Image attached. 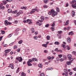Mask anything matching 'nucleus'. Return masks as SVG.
<instances>
[{
	"instance_id": "1",
	"label": "nucleus",
	"mask_w": 76,
	"mask_h": 76,
	"mask_svg": "<svg viewBox=\"0 0 76 76\" xmlns=\"http://www.w3.org/2000/svg\"><path fill=\"white\" fill-rule=\"evenodd\" d=\"M67 56L69 60L72 61H73V59L72 58V56L71 55L69 54Z\"/></svg>"
},
{
	"instance_id": "2",
	"label": "nucleus",
	"mask_w": 76,
	"mask_h": 76,
	"mask_svg": "<svg viewBox=\"0 0 76 76\" xmlns=\"http://www.w3.org/2000/svg\"><path fill=\"white\" fill-rule=\"evenodd\" d=\"M36 11V12H38V10L37 9H32V10L30 12V14H32V13H34V12Z\"/></svg>"
},
{
	"instance_id": "3",
	"label": "nucleus",
	"mask_w": 76,
	"mask_h": 76,
	"mask_svg": "<svg viewBox=\"0 0 76 76\" xmlns=\"http://www.w3.org/2000/svg\"><path fill=\"white\" fill-rule=\"evenodd\" d=\"M4 23L5 24V25H6L7 26L8 25H11L12 24V23L10 22H7V20H5L4 22Z\"/></svg>"
},
{
	"instance_id": "4",
	"label": "nucleus",
	"mask_w": 76,
	"mask_h": 76,
	"mask_svg": "<svg viewBox=\"0 0 76 76\" xmlns=\"http://www.w3.org/2000/svg\"><path fill=\"white\" fill-rule=\"evenodd\" d=\"M16 59V60H18L19 62H22V58L21 57L17 58Z\"/></svg>"
},
{
	"instance_id": "5",
	"label": "nucleus",
	"mask_w": 76,
	"mask_h": 76,
	"mask_svg": "<svg viewBox=\"0 0 76 76\" xmlns=\"http://www.w3.org/2000/svg\"><path fill=\"white\" fill-rule=\"evenodd\" d=\"M50 12H51L52 14H53V13L58 14V13L57 12H55V11H54L53 9L51 10Z\"/></svg>"
},
{
	"instance_id": "6",
	"label": "nucleus",
	"mask_w": 76,
	"mask_h": 76,
	"mask_svg": "<svg viewBox=\"0 0 76 76\" xmlns=\"http://www.w3.org/2000/svg\"><path fill=\"white\" fill-rule=\"evenodd\" d=\"M8 67H11L12 69H14L13 67V64H10L9 66H8Z\"/></svg>"
},
{
	"instance_id": "7",
	"label": "nucleus",
	"mask_w": 76,
	"mask_h": 76,
	"mask_svg": "<svg viewBox=\"0 0 76 76\" xmlns=\"http://www.w3.org/2000/svg\"><path fill=\"white\" fill-rule=\"evenodd\" d=\"M71 61H67L66 62V63L67 65H68L69 66H70L71 64V63H72Z\"/></svg>"
},
{
	"instance_id": "8",
	"label": "nucleus",
	"mask_w": 76,
	"mask_h": 76,
	"mask_svg": "<svg viewBox=\"0 0 76 76\" xmlns=\"http://www.w3.org/2000/svg\"><path fill=\"white\" fill-rule=\"evenodd\" d=\"M11 51V50L10 49H7V50H6L4 51L5 53H9L10 51Z\"/></svg>"
},
{
	"instance_id": "9",
	"label": "nucleus",
	"mask_w": 76,
	"mask_h": 76,
	"mask_svg": "<svg viewBox=\"0 0 76 76\" xmlns=\"http://www.w3.org/2000/svg\"><path fill=\"white\" fill-rule=\"evenodd\" d=\"M74 5L72 4V7L73 8H75V9H76V2L74 3Z\"/></svg>"
},
{
	"instance_id": "10",
	"label": "nucleus",
	"mask_w": 76,
	"mask_h": 76,
	"mask_svg": "<svg viewBox=\"0 0 76 76\" xmlns=\"http://www.w3.org/2000/svg\"><path fill=\"white\" fill-rule=\"evenodd\" d=\"M75 12L74 11H73L72 12V17H73L75 16Z\"/></svg>"
},
{
	"instance_id": "11",
	"label": "nucleus",
	"mask_w": 76,
	"mask_h": 76,
	"mask_svg": "<svg viewBox=\"0 0 76 76\" xmlns=\"http://www.w3.org/2000/svg\"><path fill=\"white\" fill-rule=\"evenodd\" d=\"M67 41L68 42L70 43V42L71 41V39H70V37H68L67 39Z\"/></svg>"
},
{
	"instance_id": "12",
	"label": "nucleus",
	"mask_w": 76,
	"mask_h": 76,
	"mask_svg": "<svg viewBox=\"0 0 76 76\" xmlns=\"http://www.w3.org/2000/svg\"><path fill=\"white\" fill-rule=\"evenodd\" d=\"M21 76H26V74L25 73H24V72H23L21 73Z\"/></svg>"
},
{
	"instance_id": "13",
	"label": "nucleus",
	"mask_w": 76,
	"mask_h": 76,
	"mask_svg": "<svg viewBox=\"0 0 76 76\" xmlns=\"http://www.w3.org/2000/svg\"><path fill=\"white\" fill-rule=\"evenodd\" d=\"M27 63L28 66H32V64L29 61H27Z\"/></svg>"
},
{
	"instance_id": "14",
	"label": "nucleus",
	"mask_w": 76,
	"mask_h": 76,
	"mask_svg": "<svg viewBox=\"0 0 76 76\" xmlns=\"http://www.w3.org/2000/svg\"><path fill=\"white\" fill-rule=\"evenodd\" d=\"M73 31H71L69 33V35H73Z\"/></svg>"
},
{
	"instance_id": "15",
	"label": "nucleus",
	"mask_w": 76,
	"mask_h": 76,
	"mask_svg": "<svg viewBox=\"0 0 76 76\" xmlns=\"http://www.w3.org/2000/svg\"><path fill=\"white\" fill-rule=\"evenodd\" d=\"M55 45H59V44H60V43L58 42H55L54 43Z\"/></svg>"
},
{
	"instance_id": "16",
	"label": "nucleus",
	"mask_w": 76,
	"mask_h": 76,
	"mask_svg": "<svg viewBox=\"0 0 76 76\" xmlns=\"http://www.w3.org/2000/svg\"><path fill=\"white\" fill-rule=\"evenodd\" d=\"M69 20H66V23L65 24V25H67L69 24Z\"/></svg>"
},
{
	"instance_id": "17",
	"label": "nucleus",
	"mask_w": 76,
	"mask_h": 76,
	"mask_svg": "<svg viewBox=\"0 0 76 76\" xmlns=\"http://www.w3.org/2000/svg\"><path fill=\"white\" fill-rule=\"evenodd\" d=\"M56 10L57 12H60V9L58 7H56Z\"/></svg>"
},
{
	"instance_id": "18",
	"label": "nucleus",
	"mask_w": 76,
	"mask_h": 76,
	"mask_svg": "<svg viewBox=\"0 0 76 76\" xmlns=\"http://www.w3.org/2000/svg\"><path fill=\"white\" fill-rule=\"evenodd\" d=\"M76 2V1L75 0H73L72 1V3H71V4H75V3Z\"/></svg>"
},
{
	"instance_id": "19",
	"label": "nucleus",
	"mask_w": 76,
	"mask_h": 76,
	"mask_svg": "<svg viewBox=\"0 0 76 76\" xmlns=\"http://www.w3.org/2000/svg\"><path fill=\"white\" fill-rule=\"evenodd\" d=\"M46 38L47 40H50V37L49 36H48L46 37Z\"/></svg>"
},
{
	"instance_id": "20",
	"label": "nucleus",
	"mask_w": 76,
	"mask_h": 76,
	"mask_svg": "<svg viewBox=\"0 0 76 76\" xmlns=\"http://www.w3.org/2000/svg\"><path fill=\"white\" fill-rule=\"evenodd\" d=\"M66 49L67 50H70V47H69V46L66 45Z\"/></svg>"
},
{
	"instance_id": "21",
	"label": "nucleus",
	"mask_w": 76,
	"mask_h": 76,
	"mask_svg": "<svg viewBox=\"0 0 76 76\" xmlns=\"http://www.w3.org/2000/svg\"><path fill=\"white\" fill-rule=\"evenodd\" d=\"M42 46L44 47H47V45L46 44H43L42 45Z\"/></svg>"
},
{
	"instance_id": "22",
	"label": "nucleus",
	"mask_w": 76,
	"mask_h": 76,
	"mask_svg": "<svg viewBox=\"0 0 76 76\" xmlns=\"http://www.w3.org/2000/svg\"><path fill=\"white\" fill-rule=\"evenodd\" d=\"M40 19L42 20H44V18L43 17V16H42L40 17Z\"/></svg>"
},
{
	"instance_id": "23",
	"label": "nucleus",
	"mask_w": 76,
	"mask_h": 76,
	"mask_svg": "<svg viewBox=\"0 0 76 76\" xmlns=\"http://www.w3.org/2000/svg\"><path fill=\"white\" fill-rule=\"evenodd\" d=\"M17 12H18V10H16L15 11H13L12 12V13H16Z\"/></svg>"
},
{
	"instance_id": "24",
	"label": "nucleus",
	"mask_w": 76,
	"mask_h": 76,
	"mask_svg": "<svg viewBox=\"0 0 76 76\" xmlns=\"http://www.w3.org/2000/svg\"><path fill=\"white\" fill-rule=\"evenodd\" d=\"M33 61H37L38 60H37V59L36 58H33L32 59Z\"/></svg>"
},
{
	"instance_id": "25",
	"label": "nucleus",
	"mask_w": 76,
	"mask_h": 76,
	"mask_svg": "<svg viewBox=\"0 0 76 76\" xmlns=\"http://www.w3.org/2000/svg\"><path fill=\"white\" fill-rule=\"evenodd\" d=\"M44 2L45 4H46L48 2V0H44Z\"/></svg>"
},
{
	"instance_id": "26",
	"label": "nucleus",
	"mask_w": 76,
	"mask_h": 76,
	"mask_svg": "<svg viewBox=\"0 0 76 76\" xmlns=\"http://www.w3.org/2000/svg\"><path fill=\"white\" fill-rule=\"evenodd\" d=\"M62 47L64 48H65L66 47V46L64 44H62Z\"/></svg>"
},
{
	"instance_id": "27",
	"label": "nucleus",
	"mask_w": 76,
	"mask_h": 76,
	"mask_svg": "<svg viewBox=\"0 0 76 76\" xmlns=\"http://www.w3.org/2000/svg\"><path fill=\"white\" fill-rule=\"evenodd\" d=\"M8 12V13H11L12 12V9H9Z\"/></svg>"
},
{
	"instance_id": "28",
	"label": "nucleus",
	"mask_w": 76,
	"mask_h": 76,
	"mask_svg": "<svg viewBox=\"0 0 76 76\" xmlns=\"http://www.w3.org/2000/svg\"><path fill=\"white\" fill-rule=\"evenodd\" d=\"M38 66L39 67H40V68H42V64H39Z\"/></svg>"
},
{
	"instance_id": "29",
	"label": "nucleus",
	"mask_w": 76,
	"mask_h": 76,
	"mask_svg": "<svg viewBox=\"0 0 76 76\" xmlns=\"http://www.w3.org/2000/svg\"><path fill=\"white\" fill-rule=\"evenodd\" d=\"M51 29L52 30V31H54V30H55V28H54H54L53 27H51Z\"/></svg>"
},
{
	"instance_id": "30",
	"label": "nucleus",
	"mask_w": 76,
	"mask_h": 76,
	"mask_svg": "<svg viewBox=\"0 0 76 76\" xmlns=\"http://www.w3.org/2000/svg\"><path fill=\"white\" fill-rule=\"evenodd\" d=\"M55 51H57V52H59V50H58V48H56L55 50Z\"/></svg>"
},
{
	"instance_id": "31",
	"label": "nucleus",
	"mask_w": 76,
	"mask_h": 76,
	"mask_svg": "<svg viewBox=\"0 0 76 76\" xmlns=\"http://www.w3.org/2000/svg\"><path fill=\"white\" fill-rule=\"evenodd\" d=\"M58 56L59 58H61L63 56V55H62L61 54H59L58 55Z\"/></svg>"
},
{
	"instance_id": "32",
	"label": "nucleus",
	"mask_w": 76,
	"mask_h": 76,
	"mask_svg": "<svg viewBox=\"0 0 76 76\" xmlns=\"http://www.w3.org/2000/svg\"><path fill=\"white\" fill-rule=\"evenodd\" d=\"M23 42V41L22 40H20L18 42V44H20L22 43Z\"/></svg>"
},
{
	"instance_id": "33",
	"label": "nucleus",
	"mask_w": 76,
	"mask_h": 76,
	"mask_svg": "<svg viewBox=\"0 0 76 76\" xmlns=\"http://www.w3.org/2000/svg\"><path fill=\"white\" fill-rule=\"evenodd\" d=\"M3 2L4 4H7V2L6 1H3Z\"/></svg>"
},
{
	"instance_id": "34",
	"label": "nucleus",
	"mask_w": 76,
	"mask_h": 76,
	"mask_svg": "<svg viewBox=\"0 0 76 76\" xmlns=\"http://www.w3.org/2000/svg\"><path fill=\"white\" fill-rule=\"evenodd\" d=\"M12 35H13V33L10 34L8 36V38H10L11 37H12Z\"/></svg>"
},
{
	"instance_id": "35",
	"label": "nucleus",
	"mask_w": 76,
	"mask_h": 76,
	"mask_svg": "<svg viewBox=\"0 0 76 76\" xmlns=\"http://www.w3.org/2000/svg\"><path fill=\"white\" fill-rule=\"evenodd\" d=\"M43 7L44 8H48V6H47L46 5H43Z\"/></svg>"
},
{
	"instance_id": "36",
	"label": "nucleus",
	"mask_w": 76,
	"mask_h": 76,
	"mask_svg": "<svg viewBox=\"0 0 76 76\" xmlns=\"http://www.w3.org/2000/svg\"><path fill=\"white\" fill-rule=\"evenodd\" d=\"M20 68L18 67V69H17V71L16 72V73H19V70Z\"/></svg>"
},
{
	"instance_id": "37",
	"label": "nucleus",
	"mask_w": 76,
	"mask_h": 76,
	"mask_svg": "<svg viewBox=\"0 0 76 76\" xmlns=\"http://www.w3.org/2000/svg\"><path fill=\"white\" fill-rule=\"evenodd\" d=\"M58 34H60L62 33V31H59L58 32Z\"/></svg>"
},
{
	"instance_id": "38",
	"label": "nucleus",
	"mask_w": 76,
	"mask_h": 76,
	"mask_svg": "<svg viewBox=\"0 0 76 76\" xmlns=\"http://www.w3.org/2000/svg\"><path fill=\"white\" fill-rule=\"evenodd\" d=\"M40 76H45V74L44 73H42L40 74Z\"/></svg>"
},
{
	"instance_id": "39",
	"label": "nucleus",
	"mask_w": 76,
	"mask_h": 76,
	"mask_svg": "<svg viewBox=\"0 0 76 76\" xmlns=\"http://www.w3.org/2000/svg\"><path fill=\"white\" fill-rule=\"evenodd\" d=\"M14 49H16V48H18V46L16 45H15L13 47Z\"/></svg>"
},
{
	"instance_id": "40",
	"label": "nucleus",
	"mask_w": 76,
	"mask_h": 76,
	"mask_svg": "<svg viewBox=\"0 0 76 76\" xmlns=\"http://www.w3.org/2000/svg\"><path fill=\"white\" fill-rule=\"evenodd\" d=\"M49 26V24H48L45 25V27H46V28H47V27H48Z\"/></svg>"
},
{
	"instance_id": "41",
	"label": "nucleus",
	"mask_w": 76,
	"mask_h": 76,
	"mask_svg": "<svg viewBox=\"0 0 76 76\" xmlns=\"http://www.w3.org/2000/svg\"><path fill=\"white\" fill-rule=\"evenodd\" d=\"M76 53V51H73L72 53V54H74L75 55Z\"/></svg>"
},
{
	"instance_id": "42",
	"label": "nucleus",
	"mask_w": 76,
	"mask_h": 76,
	"mask_svg": "<svg viewBox=\"0 0 76 76\" xmlns=\"http://www.w3.org/2000/svg\"><path fill=\"white\" fill-rule=\"evenodd\" d=\"M28 61H29L30 63V62L31 63H32L33 61H32V60L31 59H29Z\"/></svg>"
},
{
	"instance_id": "43",
	"label": "nucleus",
	"mask_w": 76,
	"mask_h": 76,
	"mask_svg": "<svg viewBox=\"0 0 76 76\" xmlns=\"http://www.w3.org/2000/svg\"><path fill=\"white\" fill-rule=\"evenodd\" d=\"M18 34H19V32H17L15 33L14 35L15 36L18 35Z\"/></svg>"
},
{
	"instance_id": "44",
	"label": "nucleus",
	"mask_w": 76,
	"mask_h": 76,
	"mask_svg": "<svg viewBox=\"0 0 76 76\" xmlns=\"http://www.w3.org/2000/svg\"><path fill=\"white\" fill-rule=\"evenodd\" d=\"M1 34H4L5 33V31H2L1 30Z\"/></svg>"
},
{
	"instance_id": "45",
	"label": "nucleus",
	"mask_w": 76,
	"mask_h": 76,
	"mask_svg": "<svg viewBox=\"0 0 76 76\" xmlns=\"http://www.w3.org/2000/svg\"><path fill=\"white\" fill-rule=\"evenodd\" d=\"M52 14L53 15L52 16H55V15H57V14H56L54 13Z\"/></svg>"
},
{
	"instance_id": "46",
	"label": "nucleus",
	"mask_w": 76,
	"mask_h": 76,
	"mask_svg": "<svg viewBox=\"0 0 76 76\" xmlns=\"http://www.w3.org/2000/svg\"><path fill=\"white\" fill-rule=\"evenodd\" d=\"M44 53H48V51L47 50H45L44 51Z\"/></svg>"
},
{
	"instance_id": "47",
	"label": "nucleus",
	"mask_w": 76,
	"mask_h": 76,
	"mask_svg": "<svg viewBox=\"0 0 76 76\" xmlns=\"http://www.w3.org/2000/svg\"><path fill=\"white\" fill-rule=\"evenodd\" d=\"M38 39V37L37 36H35L34 37V39Z\"/></svg>"
},
{
	"instance_id": "48",
	"label": "nucleus",
	"mask_w": 76,
	"mask_h": 76,
	"mask_svg": "<svg viewBox=\"0 0 76 76\" xmlns=\"http://www.w3.org/2000/svg\"><path fill=\"white\" fill-rule=\"evenodd\" d=\"M20 51V48L18 49L17 50V52H18V53H19V52Z\"/></svg>"
},
{
	"instance_id": "49",
	"label": "nucleus",
	"mask_w": 76,
	"mask_h": 76,
	"mask_svg": "<svg viewBox=\"0 0 76 76\" xmlns=\"http://www.w3.org/2000/svg\"><path fill=\"white\" fill-rule=\"evenodd\" d=\"M9 20H11L12 19V17H10L8 18Z\"/></svg>"
},
{
	"instance_id": "50",
	"label": "nucleus",
	"mask_w": 76,
	"mask_h": 76,
	"mask_svg": "<svg viewBox=\"0 0 76 76\" xmlns=\"http://www.w3.org/2000/svg\"><path fill=\"white\" fill-rule=\"evenodd\" d=\"M60 61L61 62L63 61H64V59H63L62 58H61L60 59Z\"/></svg>"
},
{
	"instance_id": "51",
	"label": "nucleus",
	"mask_w": 76,
	"mask_h": 76,
	"mask_svg": "<svg viewBox=\"0 0 76 76\" xmlns=\"http://www.w3.org/2000/svg\"><path fill=\"white\" fill-rule=\"evenodd\" d=\"M19 13L20 14V13H23V12L22 11L20 10L19 11Z\"/></svg>"
},
{
	"instance_id": "52",
	"label": "nucleus",
	"mask_w": 76,
	"mask_h": 76,
	"mask_svg": "<svg viewBox=\"0 0 76 76\" xmlns=\"http://www.w3.org/2000/svg\"><path fill=\"white\" fill-rule=\"evenodd\" d=\"M13 0H6V1H8V2H10L12 1Z\"/></svg>"
},
{
	"instance_id": "53",
	"label": "nucleus",
	"mask_w": 76,
	"mask_h": 76,
	"mask_svg": "<svg viewBox=\"0 0 76 76\" xmlns=\"http://www.w3.org/2000/svg\"><path fill=\"white\" fill-rule=\"evenodd\" d=\"M51 58V57H48L47 58V59L48 60H50Z\"/></svg>"
},
{
	"instance_id": "54",
	"label": "nucleus",
	"mask_w": 76,
	"mask_h": 76,
	"mask_svg": "<svg viewBox=\"0 0 76 76\" xmlns=\"http://www.w3.org/2000/svg\"><path fill=\"white\" fill-rule=\"evenodd\" d=\"M20 15V14L19 12H18L17 13V16H19Z\"/></svg>"
},
{
	"instance_id": "55",
	"label": "nucleus",
	"mask_w": 76,
	"mask_h": 76,
	"mask_svg": "<svg viewBox=\"0 0 76 76\" xmlns=\"http://www.w3.org/2000/svg\"><path fill=\"white\" fill-rule=\"evenodd\" d=\"M69 75H70V76H71V75H72V74H73V72H70L69 73Z\"/></svg>"
},
{
	"instance_id": "56",
	"label": "nucleus",
	"mask_w": 76,
	"mask_h": 76,
	"mask_svg": "<svg viewBox=\"0 0 76 76\" xmlns=\"http://www.w3.org/2000/svg\"><path fill=\"white\" fill-rule=\"evenodd\" d=\"M26 8H27V7H23V9H25V10H26Z\"/></svg>"
},
{
	"instance_id": "57",
	"label": "nucleus",
	"mask_w": 76,
	"mask_h": 76,
	"mask_svg": "<svg viewBox=\"0 0 76 76\" xmlns=\"http://www.w3.org/2000/svg\"><path fill=\"white\" fill-rule=\"evenodd\" d=\"M31 21L30 20H29V19H27L26 20V23H28V22H30Z\"/></svg>"
},
{
	"instance_id": "58",
	"label": "nucleus",
	"mask_w": 76,
	"mask_h": 76,
	"mask_svg": "<svg viewBox=\"0 0 76 76\" xmlns=\"http://www.w3.org/2000/svg\"><path fill=\"white\" fill-rule=\"evenodd\" d=\"M51 26H55V23H53L51 25Z\"/></svg>"
},
{
	"instance_id": "59",
	"label": "nucleus",
	"mask_w": 76,
	"mask_h": 76,
	"mask_svg": "<svg viewBox=\"0 0 76 76\" xmlns=\"http://www.w3.org/2000/svg\"><path fill=\"white\" fill-rule=\"evenodd\" d=\"M26 31V28H24L23 29V32H25Z\"/></svg>"
},
{
	"instance_id": "60",
	"label": "nucleus",
	"mask_w": 76,
	"mask_h": 76,
	"mask_svg": "<svg viewBox=\"0 0 76 76\" xmlns=\"http://www.w3.org/2000/svg\"><path fill=\"white\" fill-rule=\"evenodd\" d=\"M2 38H3V36L0 37V41H1V40H2Z\"/></svg>"
},
{
	"instance_id": "61",
	"label": "nucleus",
	"mask_w": 76,
	"mask_h": 76,
	"mask_svg": "<svg viewBox=\"0 0 76 76\" xmlns=\"http://www.w3.org/2000/svg\"><path fill=\"white\" fill-rule=\"evenodd\" d=\"M4 47H7V45L5 44L4 45Z\"/></svg>"
},
{
	"instance_id": "62",
	"label": "nucleus",
	"mask_w": 76,
	"mask_h": 76,
	"mask_svg": "<svg viewBox=\"0 0 76 76\" xmlns=\"http://www.w3.org/2000/svg\"><path fill=\"white\" fill-rule=\"evenodd\" d=\"M18 22L17 21H15L14 23H18Z\"/></svg>"
},
{
	"instance_id": "63",
	"label": "nucleus",
	"mask_w": 76,
	"mask_h": 76,
	"mask_svg": "<svg viewBox=\"0 0 76 76\" xmlns=\"http://www.w3.org/2000/svg\"><path fill=\"white\" fill-rule=\"evenodd\" d=\"M4 8H5L4 7V6H3L1 8V9H2V10H3V9H4Z\"/></svg>"
},
{
	"instance_id": "64",
	"label": "nucleus",
	"mask_w": 76,
	"mask_h": 76,
	"mask_svg": "<svg viewBox=\"0 0 76 76\" xmlns=\"http://www.w3.org/2000/svg\"><path fill=\"white\" fill-rule=\"evenodd\" d=\"M73 69L74 71H76V67L74 68Z\"/></svg>"
}]
</instances>
